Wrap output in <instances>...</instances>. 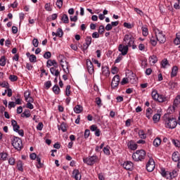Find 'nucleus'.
<instances>
[{
    "instance_id": "nucleus-1",
    "label": "nucleus",
    "mask_w": 180,
    "mask_h": 180,
    "mask_svg": "<svg viewBox=\"0 0 180 180\" xmlns=\"http://www.w3.org/2000/svg\"><path fill=\"white\" fill-rule=\"evenodd\" d=\"M163 120L165 122V126L167 129H175L178 124L176 119L169 116L168 114H165L163 116Z\"/></svg>"
},
{
    "instance_id": "nucleus-2",
    "label": "nucleus",
    "mask_w": 180,
    "mask_h": 180,
    "mask_svg": "<svg viewBox=\"0 0 180 180\" xmlns=\"http://www.w3.org/2000/svg\"><path fill=\"white\" fill-rule=\"evenodd\" d=\"M132 158L136 162L143 161V160L146 158V150H137L135 153H133Z\"/></svg>"
},
{
    "instance_id": "nucleus-3",
    "label": "nucleus",
    "mask_w": 180,
    "mask_h": 180,
    "mask_svg": "<svg viewBox=\"0 0 180 180\" xmlns=\"http://www.w3.org/2000/svg\"><path fill=\"white\" fill-rule=\"evenodd\" d=\"M12 140V146L18 151H20L23 148V143H22V139L19 137L13 136Z\"/></svg>"
},
{
    "instance_id": "nucleus-4",
    "label": "nucleus",
    "mask_w": 180,
    "mask_h": 180,
    "mask_svg": "<svg viewBox=\"0 0 180 180\" xmlns=\"http://www.w3.org/2000/svg\"><path fill=\"white\" fill-rule=\"evenodd\" d=\"M155 34L156 37V40L161 43V44H164L165 41H167V38L165 37V34L158 29L155 30Z\"/></svg>"
},
{
    "instance_id": "nucleus-5",
    "label": "nucleus",
    "mask_w": 180,
    "mask_h": 180,
    "mask_svg": "<svg viewBox=\"0 0 180 180\" xmlns=\"http://www.w3.org/2000/svg\"><path fill=\"white\" fill-rule=\"evenodd\" d=\"M124 41L127 44L129 47H132L133 50L137 49V46L134 44V37H133L132 35L130 34H125L124 37Z\"/></svg>"
},
{
    "instance_id": "nucleus-6",
    "label": "nucleus",
    "mask_w": 180,
    "mask_h": 180,
    "mask_svg": "<svg viewBox=\"0 0 180 180\" xmlns=\"http://www.w3.org/2000/svg\"><path fill=\"white\" fill-rule=\"evenodd\" d=\"M83 161L85 164H87V165H94L95 162H98V161H99V158L96 155H93L83 159Z\"/></svg>"
},
{
    "instance_id": "nucleus-7",
    "label": "nucleus",
    "mask_w": 180,
    "mask_h": 180,
    "mask_svg": "<svg viewBox=\"0 0 180 180\" xmlns=\"http://www.w3.org/2000/svg\"><path fill=\"white\" fill-rule=\"evenodd\" d=\"M152 98L154 99V101L160 103L165 102V97H164L162 95L158 94V91H157V90H153L152 91Z\"/></svg>"
},
{
    "instance_id": "nucleus-8",
    "label": "nucleus",
    "mask_w": 180,
    "mask_h": 180,
    "mask_svg": "<svg viewBox=\"0 0 180 180\" xmlns=\"http://www.w3.org/2000/svg\"><path fill=\"white\" fill-rule=\"evenodd\" d=\"M155 168V162L154 159L150 158L148 163L146 164V169L148 172H153Z\"/></svg>"
},
{
    "instance_id": "nucleus-9",
    "label": "nucleus",
    "mask_w": 180,
    "mask_h": 180,
    "mask_svg": "<svg viewBox=\"0 0 180 180\" xmlns=\"http://www.w3.org/2000/svg\"><path fill=\"white\" fill-rule=\"evenodd\" d=\"M129 45H123V44H120L118 46V51H120L122 53V56H126L127 53L129 52Z\"/></svg>"
},
{
    "instance_id": "nucleus-10",
    "label": "nucleus",
    "mask_w": 180,
    "mask_h": 180,
    "mask_svg": "<svg viewBox=\"0 0 180 180\" xmlns=\"http://www.w3.org/2000/svg\"><path fill=\"white\" fill-rule=\"evenodd\" d=\"M119 82H120V77L119 76V75H116L112 80L111 82V87L115 89V88H117V86H119Z\"/></svg>"
},
{
    "instance_id": "nucleus-11",
    "label": "nucleus",
    "mask_w": 180,
    "mask_h": 180,
    "mask_svg": "<svg viewBox=\"0 0 180 180\" xmlns=\"http://www.w3.org/2000/svg\"><path fill=\"white\" fill-rule=\"evenodd\" d=\"M122 167L124 168V169H127V171H132L133 162L130 161H127L122 165Z\"/></svg>"
},
{
    "instance_id": "nucleus-12",
    "label": "nucleus",
    "mask_w": 180,
    "mask_h": 180,
    "mask_svg": "<svg viewBox=\"0 0 180 180\" xmlns=\"http://www.w3.org/2000/svg\"><path fill=\"white\" fill-rule=\"evenodd\" d=\"M178 176V169H174L172 172H169L167 174V179H173V178H176Z\"/></svg>"
},
{
    "instance_id": "nucleus-13",
    "label": "nucleus",
    "mask_w": 180,
    "mask_h": 180,
    "mask_svg": "<svg viewBox=\"0 0 180 180\" xmlns=\"http://www.w3.org/2000/svg\"><path fill=\"white\" fill-rule=\"evenodd\" d=\"M86 65H87L88 72L91 75L94 74V72H95V70L94 69V65L92 64V62L87 61Z\"/></svg>"
},
{
    "instance_id": "nucleus-14",
    "label": "nucleus",
    "mask_w": 180,
    "mask_h": 180,
    "mask_svg": "<svg viewBox=\"0 0 180 180\" xmlns=\"http://www.w3.org/2000/svg\"><path fill=\"white\" fill-rule=\"evenodd\" d=\"M172 161L174 162H178L180 160V154L179 151L174 152L172 155Z\"/></svg>"
},
{
    "instance_id": "nucleus-15",
    "label": "nucleus",
    "mask_w": 180,
    "mask_h": 180,
    "mask_svg": "<svg viewBox=\"0 0 180 180\" xmlns=\"http://www.w3.org/2000/svg\"><path fill=\"white\" fill-rule=\"evenodd\" d=\"M127 146L129 150H137V145L133 141H130L129 142H128Z\"/></svg>"
},
{
    "instance_id": "nucleus-16",
    "label": "nucleus",
    "mask_w": 180,
    "mask_h": 180,
    "mask_svg": "<svg viewBox=\"0 0 180 180\" xmlns=\"http://www.w3.org/2000/svg\"><path fill=\"white\" fill-rule=\"evenodd\" d=\"M72 177L76 180H81V174H79V170L75 169L72 172Z\"/></svg>"
},
{
    "instance_id": "nucleus-17",
    "label": "nucleus",
    "mask_w": 180,
    "mask_h": 180,
    "mask_svg": "<svg viewBox=\"0 0 180 180\" xmlns=\"http://www.w3.org/2000/svg\"><path fill=\"white\" fill-rule=\"evenodd\" d=\"M11 124L13 126V130L15 132H17L19 130V129H20V127L18 124V122H16V120H11Z\"/></svg>"
},
{
    "instance_id": "nucleus-18",
    "label": "nucleus",
    "mask_w": 180,
    "mask_h": 180,
    "mask_svg": "<svg viewBox=\"0 0 180 180\" xmlns=\"http://www.w3.org/2000/svg\"><path fill=\"white\" fill-rule=\"evenodd\" d=\"M102 74L105 77H109V75H110L109 68H108V67L102 66Z\"/></svg>"
},
{
    "instance_id": "nucleus-19",
    "label": "nucleus",
    "mask_w": 180,
    "mask_h": 180,
    "mask_svg": "<svg viewBox=\"0 0 180 180\" xmlns=\"http://www.w3.org/2000/svg\"><path fill=\"white\" fill-rule=\"evenodd\" d=\"M82 110H84V108L82 107V105H77L75 108H74V112L75 113H81V112H82Z\"/></svg>"
},
{
    "instance_id": "nucleus-20",
    "label": "nucleus",
    "mask_w": 180,
    "mask_h": 180,
    "mask_svg": "<svg viewBox=\"0 0 180 180\" xmlns=\"http://www.w3.org/2000/svg\"><path fill=\"white\" fill-rule=\"evenodd\" d=\"M128 79L130 84H135L136 82V75L131 74L129 76H128Z\"/></svg>"
},
{
    "instance_id": "nucleus-21",
    "label": "nucleus",
    "mask_w": 180,
    "mask_h": 180,
    "mask_svg": "<svg viewBox=\"0 0 180 180\" xmlns=\"http://www.w3.org/2000/svg\"><path fill=\"white\" fill-rule=\"evenodd\" d=\"M177 74H178V67L174 66L172 70L171 77H176Z\"/></svg>"
},
{
    "instance_id": "nucleus-22",
    "label": "nucleus",
    "mask_w": 180,
    "mask_h": 180,
    "mask_svg": "<svg viewBox=\"0 0 180 180\" xmlns=\"http://www.w3.org/2000/svg\"><path fill=\"white\" fill-rule=\"evenodd\" d=\"M50 71L51 74H52V75H55V77H58V75H60V71H58V70H56L54 68H51Z\"/></svg>"
},
{
    "instance_id": "nucleus-23",
    "label": "nucleus",
    "mask_w": 180,
    "mask_h": 180,
    "mask_svg": "<svg viewBox=\"0 0 180 180\" xmlns=\"http://www.w3.org/2000/svg\"><path fill=\"white\" fill-rule=\"evenodd\" d=\"M153 146L154 147H160L161 146V139L156 138L153 141Z\"/></svg>"
},
{
    "instance_id": "nucleus-24",
    "label": "nucleus",
    "mask_w": 180,
    "mask_h": 180,
    "mask_svg": "<svg viewBox=\"0 0 180 180\" xmlns=\"http://www.w3.org/2000/svg\"><path fill=\"white\" fill-rule=\"evenodd\" d=\"M149 61L150 64H155L158 61V58H157L156 56H152L149 57Z\"/></svg>"
},
{
    "instance_id": "nucleus-25",
    "label": "nucleus",
    "mask_w": 180,
    "mask_h": 180,
    "mask_svg": "<svg viewBox=\"0 0 180 180\" xmlns=\"http://www.w3.org/2000/svg\"><path fill=\"white\" fill-rule=\"evenodd\" d=\"M52 90H53V94H55L56 95H59V94L61 91L60 89V87L58 86V85H54Z\"/></svg>"
},
{
    "instance_id": "nucleus-26",
    "label": "nucleus",
    "mask_w": 180,
    "mask_h": 180,
    "mask_svg": "<svg viewBox=\"0 0 180 180\" xmlns=\"http://www.w3.org/2000/svg\"><path fill=\"white\" fill-rule=\"evenodd\" d=\"M160 119H161V114L160 113H156L153 117V120L155 122V123L160 122Z\"/></svg>"
},
{
    "instance_id": "nucleus-27",
    "label": "nucleus",
    "mask_w": 180,
    "mask_h": 180,
    "mask_svg": "<svg viewBox=\"0 0 180 180\" xmlns=\"http://www.w3.org/2000/svg\"><path fill=\"white\" fill-rule=\"evenodd\" d=\"M152 116H153V109H151V108H148L146 110V117L148 119H151Z\"/></svg>"
},
{
    "instance_id": "nucleus-28",
    "label": "nucleus",
    "mask_w": 180,
    "mask_h": 180,
    "mask_svg": "<svg viewBox=\"0 0 180 180\" xmlns=\"http://www.w3.org/2000/svg\"><path fill=\"white\" fill-rule=\"evenodd\" d=\"M91 43H92V37H86V43H85V44H86V46L85 48V50L88 49V47H89V45L91 44Z\"/></svg>"
},
{
    "instance_id": "nucleus-29",
    "label": "nucleus",
    "mask_w": 180,
    "mask_h": 180,
    "mask_svg": "<svg viewBox=\"0 0 180 180\" xmlns=\"http://www.w3.org/2000/svg\"><path fill=\"white\" fill-rule=\"evenodd\" d=\"M30 110H25V111L21 114V117H30Z\"/></svg>"
},
{
    "instance_id": "nucleus-30",
    "label": "nucleus",
    "mask_w": 180,
    "mask_h": 180,
    "mask_svg": "<svg viewBox=\"0 0 180 180\" xmlns=\"http://www.w3.org/2000/svg\"><path fill=\"white\" fill-rule=\"evenodd\" d=\"M174 44H176V46L180 44V32L177 33L176 34V38L174 41Z\"/></svg>"
},
{
    "instance_id": "nucleus-31",
    "label": "nucleus",
    "mask_w": 180,
    "mask_h": 180,
    "mask_svg": "<svg viewBox=\"0 0 180 180\" xmlns=\"http://www.w3.org/2000/svg\"><path fill=\"white\" fill-rule=\"evenodd\" d=\"M6 65V58H5V56H1L0 58V65L1 67H5Z\"/></svg>"
},
{
    "instance_id": "nucleus-32",
    "label": "nucleus",
    "mask_w": 180,
    "mask_h": 180,
    "mask_svg": "<svg viewBox=\"0 0 180 180\" xmlns=\"http://www.w3.org/2000/svg\"><path fill=\"white\" fill-rule=\"evenodd\" d=\"M61 20L63 22V23H68L70 22L68 19V15H67L66 14H63L61 18Z\"/></svg>"
},
{
    "instance_id": "nucleus-33",
    "label": "nucleus",
    "mask_w": 180,
    "mask_h": 180,
    "mask_svg": "<svg viewBox=\"0 0 180 180\" xmlns=\"http://www.w3.org/2000/svg\"><path fill=\"white\" fill-rule=\"evenodd\" d=\"M63 34H64V32H63V29L58 28L56 32V36L58 37H63Z\"/></svg>"
},
{
    "instance_id": "nucleus-34",
    "label": "nucleus",
    "mask_w": 180,
    "mask_h": 180,
    "mask_svg": "<svg viewBox=\"0 0 180 180\" xmlns=\"http://www.w3.org/2000/svg\"><path fill=\"white\" fill-rule=\"evenodd\" d=\"M142 34L145 37L148 36V28L146 27H142Z\"/></svg>"
},
{
    "instance_id": "nucleus-35",
    "label": "nucleus",
    "mask_w": 180,
    "mask_h": 180,
    "mask_svg": "<svg viewBox=\"0 0 180 180\" xmlns=\"http://www.w3.org/2000/svg\"><path fill=\"white\" fill-rule=\"evenodd\" d=\"M0 158L3 161H6V158H8V153H0Z\"/></svg>"
},
{
    "instance_id": "nucleus-36",
    "label": "nucleus",
    "mask_w": 180,
    "mask_h": 180,
    "mask_svg": "<svg viewBox=\"0 0 180 180\" xmlns=\"http://www.w3.org/2000/svg\"><path fill=\"white\" fill-rule=\"evenodd\" d=\"M157 39H155L154 37H152L150 39V43L152 46H153V47H155V46H157Z\"/></svg>"
},
{
    "instance_id": "nucleus-37",
    "label": "nucleus",
    "mask_w": 180,
    "mask_h": 180,
    "mask_svg": "<svg viewBox=\"0 0 180 180\" xmlns=\"http://www.w3.org/2000/svg\"><path fill=\"white\" fill-rule=\"evenodd\" d=\"M55 63H56L55 60H52L49 59L46 62V67H48V68H49L51 67L52 65H54Z\"/></svg>"
},
{
    "instance_id": "nucleus-38",
    "label": "nucleus",
    "mask_w": 180,
    "mask_h": 180,
    "mask_svg": "<svg viewBox=\"0 0 180 180\" xmlns=\"http://www.w3.org/2000/svg\"><path fill=\"white\" fill-rule=\"evenodd\" d=\"M70 89H71V85L66 86V89H65L66 96H70V95L71 94V91H70Z\"/></svg>"
},
{
    "instance_id": "nucleus-39",
    "label": "nucleus",
    "mask_w": 180,
    "mask_h": 180,
    "mask_svg": "<svg viewBox=\"0 0 180 180\" xmlns=\"http://www.w3.org/2000/svg\"><path fill=\"white\" fill-rule=\"evenodd\" d=\"M29 60L30 63H36L37 61V58L34 55L32 54L30 56Z\"/></svg>"
},
{
    "instance_id": "nucleus-40",
    "label": "nucleus",
    "mask_w": 180,
    "mask_h": 180,
    "mask_svg": "<svg viewBox=\"0 0 180 180\" xmlns=\"http://www.w3.org/2000/svg\"><path fill=\"white\" fill-rule=\"evenodd\" d=\"M95 103H96L98 108H101V106H102V100L101 99V98L99 97L96 98Z\"/></svg>"
},
{
    "instance_id": "nucleus-41",
    "label": "nucleus",
    "mask_w": 180,
    "mask_h": 180,
    "mask_svg": "<svg viewBox=\"0 0 180 180\" xmlns=\"http://www.w3.org/2000/svg\"><path fill=\"white\" fill-rule=\"evenodd\" d=\"M9 79H10V81H11V82H15L18 81V76L14 75H11L9 76Z\"/></svg>"
},
{
    "instance_id": "nucleus-42",
    "label": "nucleus",
    "mask_w": 180,
    "mask_h": 180,
    "mask_svg": "<svg viewBox=\"0 0 180 180\" xmlns=\"http://www.w3.org/2000/svg\"><path fill=\"white\" fill-rule=\"evenodd\" d=\"M162 176H163V178H166V179H168V175H169V172H166L164 169H162Z\"/></svg>"
},
{
    "instance_id": "nucleus-43",
    "label": "nucleus",
    "mask_w": 180,
    "mask_h": 180,
    "mask_svg": "<svg viewBox=\"0 0 180 180\" xmlns=\"http://www.w3.org/2000/svg\"><path fill=\"white\" fill-rule=\"evenodd\" d=\"M17 168L18 171H23V165H22V161H18L17 163Z\"/></svg>"
},
{
    "instance_id": "nucleus-44",
    "label": "nucleus",
    "mask_w": 180,
    "mask_h": 180,
    "mask_svg": "<svg viewBox=\"0 0 180 180\" xmlns=\"http://www.w3.org/2000/svg\"><path fill=\"white\" fill-rule=\"evenodd\" d=\"M169 85L172 89H174L176 88V86H178V83H176L175 82H170L169 83Z\"/></svg>"
},
{
    "instance_id": "nucleus-45",
    "label": "nucleus",
    "mask_w": 180,
    "mask_h": 180,
    "mask_svg": "<svg viewBox=\"0 0 180 180\" xmlns=\"http://www.w3.org/2000/svg\"><path fill=\"white\" fill-rule=\"evenodd\" d=\"M44 58H46V60H49V58H51V52H45V53L44 54Z\"/></svg>"
},
{
    "instance_id": "nucleus-46",
    "label": "nucleus",
    "mask_w": 180,
    "mask_h": 180,
    "mask_svg": "<svg viewBox=\"0 0 180 180\" xmlns=\"http://www.w3.org/2000/svg\"><path fill=\"white\" fill-rule=\"evenodd\" d=\"M0 86L2 88H6L8 89L9 88V83H8V82H3L2 83H0Z\"/></svg>"
},
{
    "instance_id": "nucleus-47",
    "label": "nucleus",
    "mask_w": 180,
    "mask_h": 180,
    "mask_svg": "<svg viewBox=\"0 0 180 180\" xmlns=\"http://www.w3.org/2000/svg\"><path fill=\"white\" fill-rule=\"evenodd\" d=\"M139 137H141V139H146L147 137V136L144 133V131L143 130H141L139 131Z\"/></svg>"
},
{
    "instance_id": "nucleus-48",
    "label": "nucleus",
    "mask_w": 180,
    "mask_h": 180,
    "mask_svg": "<svg viewBox=\"0 0 180 180\" xmlns=\"http://www.w3.org/2000/svg\"><path fill=\"white\" fill-rule=\"evenodd\" d=\"M98 33L100 34H103V33H105V26H103V25H100L99 26Z\"/></svg>"
},
{
    "instance_id": "nucleus-49",
    "label": "nucleus",
    "mask_w": 180,
    "mask_h": 180,
    "mask_svg": "<svg viewBox=\"0 0 180 180\" xmlns=\"http://www.w3.org/2000/svg\"><path fill=\"white\" fill-rule=\"evenodd\" d=\"M128 82H129V77H124L121 82V85H126Z\"/></svg>"
},
{
    "instance_id": "nucleus-50",
    "label": "nucleus",
    "mask_w": 180,
    "mask_h": 180,
    "mask_svg": "<svg viewBox=\"0 0 180 180\" xmlns=\"http://www.w3.org/2000/svg\"><path fill=\"white\" fill-rule=\"evenodd\" d=\"M32 44L34 46V47H39V40L36 38H34L32 40Z\"/></svg>"
},
{
    "instance_id": "nucleus-51",
    "label": "nucleus",
    "mask_w": 180,
    "mask_h": 180,
    "mask_svg": "<svg viewBox=\"0 0 180 180\" xmlns=\"http://www.w3.org/2000/svg\"><path fill=\"white\" fill-rule=\"evenodd\" d=\"M134 11L138 15H140V16H143V15H144V13L138 8H134Z\"/></svg>"
},
{
    "instance_id": "nucleus-52",
    "label": "nucleus",
    "mask_w": 180,
    "mask_h": 180,
    "mask_svg": "<svg viewBox=\"0 0 180 180\" xmlns=\"http://www.w3.org/2000/svg\"><path fill=\"white\" fill-rule=\"evenodd\" d=\"M56 6H58V8H59V9L63 8V0H57Z\"/></svg>"
},
{
    "instance_id": "nucleus-53",
    "label": "nucleus",
    "mask_w": 180,
    "mask_h": 180,
    "mask_svg": "<svg viewBox=\"0 0 180 180\" xmlns=\"http://www.w3.org/2000/svg\"><path fill=\"white\" fill-rule=\"evenodd\" d=\"M16 106V103L13 101L8 102V109H12V108H15Z\"/></svg>"
},
{
    "instance_id": "nucleus-54",
    "label": "nucleus",
    "mask_w": 180,
    "mask_h": 180,
    "mask_svg": "<svg viewBox=\"0 0 180 180\" xmlns=\"http://www.w3.org/2000/svg\"><path fill=\"white\" fill-rule=\"evenodd\" d=\"M172 143L174 144V146H175V147H180V142L178 140L173 139Z\"/></svg>"
},
{
    "instance_id": "nucleus-55",
    "label": "nucleus",
    "mask_w": 180,
    "mask_h": 180,
    "mask_svg": "<svg viewBox=\"0 0 180 180\" xmlns=\"http://www.w3.org/2000/svg\"><path fill=\"white\" fill-rule=\"evenodd\" d=\"M167 65H168V60L164 59L162 61V66L163 68H166Z\"/></svg>"
},
{
    "instance_id": "nucleus-56",
    "label": "nucleus",
    "mask_w": 180,
    "mask_h": 180,
    "mask_svg": "<svg viewBox=\"0 0 180 180\" xmlns=\"http://www.w3.org/2000/svg\"><path fill=\"white\" fill-rule=\"evenodd\" d=\"M103 153L104 154H106V155H109V154H110V150H109L108 146L103 148Z\"/></svg>"
},
{
    "instance_id": "nucleus-57",
    "label": "nucleus",
    "mask_w": 180,
    "mask_h": 180,
    "mask_svg": "<svg viewBox=\"0 0 180 180\" xmlns=\"http://www.w3.org/2000/svg\"><path fill=\"white\" fill-rule=\"evenodd\" d=\"M174 105H179L180 103V95L177 96L174 99Z\"/></svg>"
},
{
    "instance_id": "nucleus-58",
    "label": "nucleus",
    "mask_w": 180,
    "mask_h": 180,
    "mask_svg": "<svg viewBox=\"0 0 180 180\" xmlns=\"http://www.w3.org/2000/svg\"><path fill=\"white\" fill-rule=\"evenodd\" d=\"M46 89H49V88L51 86V81H47L45 84Z\"/></svg>"
},
{
    "instance_id": "nucleus-59",
    "label": "nucleus",
    "mask_w": 180,
    "mask_h": 180,
    "mask_svg": "<svg viewBox=\"0 0 180 180\" xmlns=\"http://www.w3.org/2000/svg\"><path fill=\"white\" fill-rule=\"evenodd\" d=\"M89 134H91L89 129H86L84 131V139H88V137H89Z\"/></svg>"
},
{
    "instance_id": "nucleus-60",
    "label": "nucleus",
    "mask_w": 180,
    "mask_h": 180,
    "mask_svg": "<svg viewBox=\"0 0 180 180\" xmlns=\"http://www.w3.org/2000/svg\"><path fill=\"white\" fill-rule=\"evenodd\" d=\"M60 129L62 130V131L65 132L67 131V127H65V123H62L60 124Z\"/></svg>"
},
{
    "instance_id": "nucleus-61",
    "label": "nucleus",
    "mask_w": 180,
    "mask_h": 180,
    "mask_svg": "<svg viewBox=\"0 0 180 180\" xmlns=\"http://www.w3.org/2000/svg\"><path fill=\"white\" fill-rule=\"evenodd\" d=\"M8 164H10V165H15V158H10L8 160Z\"/></svg>"
},
{
    "instance_id": "nucleus-62",
    "label": "nucleus",
    "mask_w": 180,
    "mask_h": 180,
    "mask_svg": "<svg viewBox=\"0 0 180 180\" xmlns=\"http://www.w3.org/2000/svg\"><path fill=\"white\" fill-rule=\"evenodd\" d=\"M122 59H123V56H122V54H120L117 58V59L115 60V63H120V60Z\"/></svg>"
},
{
    "instance_id": "nucleus-63",
    "label": "nucleus",
    "mask_w": 180,
    "mask_h": 180,
    "mask_svg": "<svg viewBox=\"0 0 180 180\" xmlns=\"http://www.w3.org/2000/svg\"><path fill=\"white\" fill-rule=\"evenodd\" d=\"M45 9H46V11H48L49 12L51 11V6H50V4H45Z\"/></svg>"
},
{
    "instance_id": "nucleus-64",
    "label": "nucleus",
    "mask_w": 180,
    "mask_h": 180,
    "mask_svg": "<svg viewBox=\"0 0 180 180\" xmlns=\"http://www.w3.org/2000/svg\"><path fill=\"white\" fill-rule=\"evenodd\" d=\"M37 130H43V122H39L37 127Z\"/></svg>"
}]
</instances>
